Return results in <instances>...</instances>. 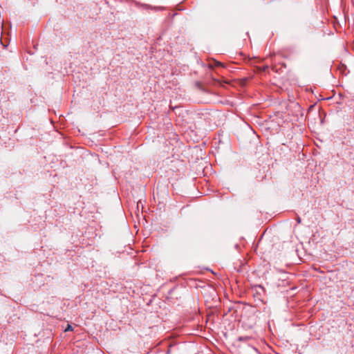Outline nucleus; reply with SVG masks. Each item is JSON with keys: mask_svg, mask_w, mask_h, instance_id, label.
Wrapping results in <instances>:
<instances>
[{"mask_svg": "<svg viewBox=\"0 0 354 354\" xmlns=\"http://www.w3.org/2000/svg\"><path fill=\"white\" fill-rule=\"evenodd\" d=\"M250 339V337H248V336H245V337H239V341H246V340H248V339Z\"/></svg>", "mask_w": 354, "mask_h": 354, "instance_id": "obj_1", "label": "nucleus"}, {"mask_svg": "<svg viewBox=\"0 0 354 354\" xmlns=\"http://www.w3.org/2000/svg\"><path fill=\"white\" fill-rule=\"evenodd\" d=\"M73 327L71 325H68L67 328L65 329V331L73 330Z\"/></svg>", "mask_w": 354, "mask_h": 354, "instance_id": "obj_2", "label": "nucleus"}, {"mask_svg": "<svg viewBox=\"0 0 354 354\" xmlns=\"http://www.w3.org/2000/svg\"><path fill=\"white\" fill-rule=\"evenodd\" d=\"M215 66H223V64L220 62H215Z\"/></svg>", "mask_w": 354, "mask_h": 354, "instance_id": "obj_3", "label": "nucleus"}, {"mask_svg": "<svg viewBox=\"0 0 354 354\" xmlns=\"http://www.w3.org/2000/svg\"><path fill=\"white\" fill-rule=\"evenodd\" d=\"M297 221H298V223H300V222H301V219H300V218H298Z\"/></svg>", "mask_w": 354, "mask_h": 354, "instance_id": "obj_4", "label": "nucleus"}]
</instances>
